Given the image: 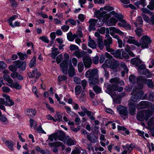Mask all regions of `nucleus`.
<instances>
[{
  "mask_svg": "<svg viewBox=\"0 0 154 154\" xmlns=\"http://www.w3.org/2000/svg\"><path fill=\"white\" fill-rule=\"evenodd\" d=\"M104 86L107 89L106 92L111 96L116 95L115 91L121 92L123 90L122 87H118L116 84H110L108 83H106L104 84Z\"/></svg>",
  "mask_w": 154,
  "mask_h": 154,
  "instance_id": "f257e3e1",
  "label": "nucleus"
},
{
  "mask_svg": "<svg viewBox=\"0 0 154 154\" xmlns=\"http://www.w3.org/2000/svg\"><path fill=\"white\" fill-rule=\"evenodd\" d=\"M135 90L134 88L131 94L132 95L130 99L128 101V106L129 114L131 115L134 116L135 115Z\"/></svg>",
  "mask_w": 154,
  "mask_h": 154,
  "instance_id": "f03ea898",
  "label": "nucleus"
},
{
  "mask_svg": "<svg viewBox=\"0 0 154 154\" xmlns=\"http://www.w3.org/2000/svg\"><path fill=\"white\" fill-rule=\"evenodd\" d=\"M64 57L65 60L60 64V66L63 73L64 74L67 75L68 68L67 61L69 59V55L68 54L65 53L64 54Z\"/></svg>",
  "mask_w": 154,
  "mask_h": 154,
  "instance_id": "7ed1b4c3",
  "label": "nucleus"
},
{
  "mask_svg": "<svg viewBox=\"0 0 154 154\" xmlns=\"http://www.w3.org/2000/svg\"><path fill=\"white\" fill-rule=\"evenodd\" d=\"M141 47L142 48H148L149 45L152 42V40L150 37L148 36L143 35L141 38Z\"/></svg>",
  "mask_w": 154,
  "mask_h": 154,
  "instance_id": "20e7f679",
  "label": "nucleus"
},
{
  "mask_svg": "<svg viewBox=\"0 0 154 154\" xmlns=\"http://www.w3.org/2000/svg\"><path fill=\"white\" fill-rule=\"evenodd\" d=\"M117 109L121 116L125 119V118L124 117L127 116L128 115L127 108L125 106L120 105L117 107Z\"/></svg>",
  "mask_w": 154,
  "mask_h": 154,
  "instance_id": "39448f33",
  "label": "nucleus"
},
{
  "mask_svg": "<svg viewBox=\"0 0 154 154\" xmlns=\"http://www.w3.org/2000/svg\"><path fill=\"white\" fill-rule=\"evenodd\" d=\"M85 75L88 79L98 77L97 70L95 69H89L86 72Z\"/></svg>",
  "mask_w": 154,
  "mask_h": 154,
  "instance_id": "423d86ee",
  "label": "nucleus"
},
{
  "mask_svg": "<svg viewBox=\"0 0 154 154\" xmlns=\"http://www.w3.org/2000/svg\"><path fill=\"white\" fill-rule=\"evenodd\" d=\"M137 85L135 88L137 90L142 89L143 88V85L145 83V80L143 76H140L137 79Z\"/></svg>",
  "mask_w": 154,
  "mask_h": 154,
  "instance_id": "0eeeda50",
  "label": "nucleus"
},
{
  "mask_svg": "<svg viewBox=\"0 0 154 154\" xmlns=\"http://www.w3.org/2000/svg\"><path fill=\"white\" fill-rule=\"evenodd\" d=\"M82 60L85 67L87 68H90L92 63V60L90 57L85 56L83 57Z\"/></svg>",
  "mask_w": 154,
  "mask_h": 154,
  "instance_id": "6e6552de",
  "label": "nucleus"
},
{
  "mask_svg": "<svg viewBox=\"0 0 154 154\" xmlns=\"http://www.w3.org/2000/svg\"><path fill=\"white\" fill-rule=\"evenodd\" d=\"M109 82L111 84H119L120 86L123 85L124 84V81L120 80L119 78L117 77L111 79L109 80Z\"/></svg>",
  "mask_w": 154,
  "mask_h": 154,
  "instance_id": "1a4fd4ad",
  "label": "nucleus"
},
{
  "mask_svg": "<svg viewBox=\"0 0 154 154\" xmlns=\"http://www.w3.org/2000/svg\"><path fill=\"white\" fill-rule=\"evenodd\" d=\"M3 97L5 98V105L8 106H11L14 105V101L10 99L9 96L6 94H3L2 95Z\"/></svg>",
  "mask_w": 154,
  "mask_h": 154,
  "instance_id": "9d476101",
  "label": "nucleus"
},
{
  "mask_svg": "<svg viewBox=\"0 0 154 154\" xmlns=\"http://www.w3.org/2000/svg\"><path fill=\"white\" fill-rule=\"evenodd\" d=\"M13 63L16 67L20 68L23 66L21 68L22 70H24L26 69V63L23 61H21L20 60H17L13 62Z\"/></svg>",
  "mask_w": 154,
  "mask_h": 154,
  "instance_id": "9b49d317",
  "label": "nucleus"
},
{
  "mask_svg": "<svg viewBox=\"0 0 154 154\" xmlns=\"http://www.w3.org/2000/svg\"><path fill=\"white\" fill-rule=\"evenodd\" d=\"M150 103L148 101H142L137 105V108L138 109H144L149 107Z\"/></svg>",
  "mask_w": 154,
  "mask_h": 154,
  "instance_id": "f8f14e48",
  "label": "nucleus"
},
{
  "mask_svg": "<svg viewBox=\"0 0 154 154\" xmlns=\"http://www.w3.org/2000/svg\"><path fill=\"white\" fill-rule=\"evenodd\" d=\"M87 139L91 143H95L97 141L98 137L92 133H90L86 137Z\"/></svg>",
  "mask_w": 154,
  "mask_h": 154,
  "instance_id": "ddd939ff",
  "label": "nucleus"
},
{
  "mask_svg": "<svg viewBox=\"0 0 154 154\" xmlns=\"http://www.w3.org/2000/svg\"><path fill=\"white\" fill-rule=\"evenodd\" d=\"M119 22L118 23V25L120 26H121L126 29H130V25L127 23L126 21L123 19H120L119 20Z\"/></svg>",
  "mask_w": 154,
  "mask_h": 154,
  "instance_id": "4468645a",
  "label": "nucleus"
},
{
  "mask_svg": "<svg viewBox=\"0 0 154 154\" xmlns=\"http://www.w3.org/2000/svg\"><path fill=\"white\" fill-rule=\"evenodd\" d=\"M57 139L60 141H63L66 136L65 134L61 131H59L56 133H55Z\"/></svg>",
  "mask_w": 154,
  "mask_h": 154,
  "instance_id": "2eb2a0df",
  "label": "nucleus"
},
{
  "mask_svg": "<svg viewBox=\"0 0 154 154\" xmlns=\"http://www.w3.org/2000/svg\"><path fill=\"white\" fill-rule=\"evenodd\" d=\"M142 89H138L135 88V99L136 100H139L142 97L143 94V91L141 90Z\"/></svg>",
  "mask_w": 154,
  "mask_h": 154,
  "instance_id": "dca6fc26",
  "label": "nucleus"
},
{
  "mask_svg": "<svg viewBox=\"0 0 154 154\" xmlns=\"http://www.w3.org/2000/svg\"><path fill=\"white\" fill-rule=\"evenodd\" d=\"M96 19H91L88 21L89 24V30L91 31L92 30H95V24L96 23Z\"/></svg>",
  "mask_w": 154,
  "mask_h": 154,
  "instance_id": "f3484780",
  "label": "nucleus"
},
{
  "mask_svg": "<svg viewBox=\"0 0 154 154\" xmlns=\"http://www.w3.org/2000/svg\"><path fill=\"white\" fill-rule=\"evenodd\" d=\"M112 39L111 37L107 38L104 40L103 42L104 46H106V49L109 50L110 48V45L112 43Z\"/></svg>",
  "mask_w": 154,
  "mask_h": 154,
  "instance_id": "a211bd4d",
  "label": "nucleus"
},
{
  "mask_svg": "<svg viewBox=\"0 0 154 154\" xmlns=\"http://www.w3.org/2000/svg\"><path fill=\"white\" fill-rule=\"evenodd\" d=\"M36 110L32 109H27L25 112L26 115L29 117L34 116L36 114Z\"/></svg>",
  "mask_w": 154,
  "mask_h": 154,
  "instance_id": "6ab92c4d",
  "label": "nucleus"
},
{
  "mask_svg": "<svg viewBox=\"0 0 154 154\" xmlns=\"http://www.w3.org/2000/svg\"><path fill=\"white\" fill-rule=\"evenodd\" d=\"M8 85L10 87L15 88L17 90L20 89L21 88H22L21 86L20 85L18 82H14L13 80L12 83H10Z\"/></svg>",
  "mask_w": 154,
  "mask_h": 154,
  "instance_id": "aec40b11",
  "label": "nucleus"
},
{
  "mask_svg": "<svg viewBox=\"0 0 154 154\" xmlns=\"http://www.w3.org/2000/svg\"><path fill=\"white\" fill-rule=\"evenodd\" d=\"M145 120H147L152 115L153 112L149 110H144L143 111Z\"/></svg>",
  "mask_w": 154,
  "mask_h": 154,
  "instance_id": "412c9836",
  "label": "nucleus"
},
{
  "mask_svg": "<svg viewBox=\"0 0 154 154\" xmlns=\"http://www.w3.org/2000/svg\"><path fill=\"white\" fill-rule=\"evenodd\" d=\"M97 41L98 46L99 49L100 50L103 49L104 45L103 42V37H100L99 38H97Z\"/></svg>",
  "mask_w": 154,
  "mask_h": 154,
  "instance_id": "4be33fe9",
  "label": "nucleus"
},
{
  "mask_svg": "<svg viewBox=\"0 0 154 154\" xmlns=\"http://www.w3.org/2000/svg\"><path fill=\"white\" fill-rule=\"evenodd\" d=\"M68 73L69 76L70 77H72L75 74L74 68L71 63L69 68L68 71H67Z\"/></svg>",
  "mask_w": 154,
  "mask_h": 154,
  "instance_id": "5701e85b",
  "label": "nucleus"
},
{
  "mask_svg": "<svg viewBox=\"0 0 154 154\" xmlns=\"http://www.w3.org/2000/svg\"><path fill=\"white\" fill-rule=\"evenodd\" d=\"M110 33L111 35H113V33H118L120 35H123L124 33L120 30L116 28L115 27H112L110 28Z\"/></svg>",
  "mask_w": 154,
  "mask_h": 154,
  "instance_id": "b1692460",
  "label": "nucleus"
},
{
  "mask_svg": "<svg viewBox=\"0 0 154 154\" xmlns=\"http://www.w3.org/2000/svg\"><path fill=\"white\" fill-rule=\"evenodd\" d=\"M89 82L90 85H94L98 83L99 81L98 77L89 79Z\"/></svg>",
  "mask_w": 154,
  "mask_h": 154,
  "instance_id": "393cba45",
  "label": "nucleus"
},
{
  "mask_svg": "<svg viewBox=\"0 0 154 154\" xmlns=\"http://www.w3.org/2000/svg\"><path fill=\"white\" fill-rule=\"evenodd\" d=\"M33 77H35V79H38L39 78L41 75L40 72H38V69L37 68L34 69L32 71Z\"/></svg>",
  "mask_w": 154,
  "mask_h": 154,
  "instance_id": "a878e982",
  "label": "nucleus"
},
{
  "mask_svg": "<svg viewBox=\"0 0 154 154\" xmlns=\"http://www.w3.org/2000/svg\"><path fill=\"white\" fill-rule=\"evenodd\" d=\"M59 53L57 48H52V52L51 53V57L53 59H55L56 56Z\"/></svg>",
  "mask_w": 154,
  "mask_h": 154,
  "instance_id": "bb28decb",
  "label": "nucleus"
},
{
  "mask_svg": "<svg viewBox=\"0 0 154 154\" xmlns=\"http://www.w3.org/2000/svg\"><path fill=\"white\" fill-rule=\"evenodd\" d=\"M113 37L117 39L119 47V48H122L123 45H125L123 44L122 41L119 38V37L118 35H113Z\"/></svg>",
  "mask_w": 154,
  "mask_h": 154,
  "instance_id": "cd10ccee",
  "label": "nucleus"
},
{
  "mask_svg": "<svg viewBox=\"0 0 154 154\" xmlns=\"http://www.w3.org/2000/svg\"><path fill=\"white\" fill-rule=\"evenodd\" d=\"M138 66V69H137L138 72V73L141 74H142V71L143 70H144L146 68V65L144 64H141L140 65H139Z\"/></svg>",
  "mask_w": 154,
  "mask_h": 154,
  "instance_id": "c85d7f7f",
  "label": "nucleus"
},
{
  "mask_svg": "<svg viewBox=\"0 0 154 154\" xmlns=\"http://www.w3.org/2000/svg\"><path fill=\"white\" fill-rule=\"evenodd\" d=\"M73 54L78 58H80L83 57L85 53L84 51H75L73 53Z\"/></svg>",
  "mask_w": 154,
  "mask_h": 154,
  "instance_id": "c756f323",
  "label": "nucleus"
},
{
  "mask_svg": "<svg viewBox=\"0 0 154 154\" xmlns=\"http://www.w3.org/2000/svg\"><path fill=\"white\" fill-rule=\"evenodd\" d=\"M88 45L90 48L95 49L97 47V44L95 43L94 41L92 39H90L88 42Z\"/></svg>",
  "mask_w": 154,
  "mask_h": 154,
  "instance_id": "7c9ffc66",
  "label": "nucleus"
},
{
  "mask_svg": "<svg viewBox=\"0 0 154 154\" xmlns=\"http://www.w3.org/2000/svg\"><path fill=\"white\" fill-rule=\"evenodd\" d=\"M5 144L6 146L11 150H12L13 146L14 144V143L12 141L8 140L5 142Z\"/></svg>",
  "mask_w": 154,
  "mask_h": 154,
  "instance_id": "2f4dec72",
  "label": "nucleus"
},
{
  "mask_svg": "<svg viewBox=\"0 0 154 154\" xmlns=\"http://www.w3.org/2000/svg\"><path fill=\"white\" fill-rule=\"evenodd\" d=\"M143 23V20L142 17L141 16H139L137 18V20L136 23H135V26L137 27L138 26V25H140V26H141L142 25Z\"/></svg>",
  "mask_w": 154,
  "mask_h": 154,
  "instance_id": "473e14b6",
  "label": "nucleus"
},
{
  "mask_svg": "<svg viewBox=\"0 0 154 154\" xmlns=\"http://www.w3.org/2000/svg\"><path fill=\"white\" fill-rule=\"evenodd\" d=\"M143 114V111L138 113L137 116V119L140 121L145 120V118Z\"/></svg>",
  "mask_w": 154,
  "mask_h": 154,
  "instance_id": "72a5a7b5",
  "label": "nucleus"
},
{
  "mask_svg": "<svg viewBox=\"0 0 154 154\" xmlns=\"http://www.w3.org/2000/svg\"><path fill=\"white\" fill-rule=\"evenodd\" d=\"M142 73L141 75H145L147 78H149L151 77L152 74L147 69H146L142 71Z\"/></svg>",
  "mask_w": 154,
  "mask_h": 154,
  "instance_id": "f704fd0d",
  "label": "nucleus"
},
{
  "mask_svg": "<svg viewBox=\"0 0 154 154\" xmlns=\"http://www.w3.org/2000/svg\"><path fill=\"white\" fill-rule=\"evenodd\" d=\"M114 57L116 58L122 59V57L121 56V51L120 49H118L116 51Z\"/></svg>",
  "mask_w": 154,
  "mask_h": 154,
  "instance_id": "c9c22d12",
  "label": "nucleus"
},
{
  "mask_svg": "<svg viewBox=\"0 0 154 154\" xmlns=\"http://www.w3.org/2000/svg\"><path fill=\"white\" fill-rule=\"evenodd\" d=\"M36 57L34 56L33 58L31 60L29 64V66L30 68H31L35 66V65L36 62Z\"/></svg>",
  "mask_w": 154,
  "mask_h": 154,
  "instance_id": "e433bc0d",
  "label": "nucleus"
},
{
  "mask_svg": "<svg viewBox=\"0 0 154 154\" xmlns=\"http://www.w3.org/2000/svg\"><path fill=\"white\" fill-rule=\"evenodd\" d=\"M117 22L116 20L113 18H111L108 22V24L109 26L115 25Z\"/></svg>",
  "mask_w": 154,
  "mask_h": 154,
  "instance_id": "4c0bfd02",
  "label": "nucleus"
},
{
  "mask_svg": "<svg viewBox=\"0 0 154 154\" xmlns=\"http://www.w3.org/2000/svg\"><path fill=\"white\" fill-rule=\"evenodd\" d=\"M17 54L18 55L20 59L21 60H24L25 58H26L28 57L26 53L23 54L20 52H19L17 53Z\"/></svg>",
  "mask_w": 154,
  "mask_h": 154,
  "instance_id": "58836bf2",
  "label": "nucleus"
},
{
  "mask_svg": "<svg viewBox=\"0 0 154 154\" xmlns=\"http://www.w3.org/2000/svg\"><path fill=\"white\" fill-rule=\"evenodd\" d=\"M145 83L146 84L149 88H153L152 85L153 82L151 79H148L145 80Z\"/></svg>",
  "mask_w": 154,
  "mask_h": 154,
  "instance_id": "ea45409f",
  "label": "nucleus"
},
{
  "mask_svg": "<svg viewBox=\"0 0 154 154\" xmlns=\"http://www.w3.org/2000/svg\"><path fill=\"white\" fill-rule=\"evenodd\" d=\"M4 80L7 81L9 84L12 82L13 80L10 78V76L7 74H5L3 76Z\"/></svg>",
  "mask_w": 154,
  "mask_h": 154,
  "instance_id": "a19ab883",
  "label": "nucleus"
},
{
  "mask_svg": "<svg viewBox=\"0 0 154 154\" xmlns=\"http://www.w3.org/2000/svg\"><path fill=\"white\" fill-rule=\"evenodd\" d=\"M62 143L60 141H57L55 142L50 143V146L52 147H59L62 145Z\"/></svg>",
  "mask_w": 154,
  "mask_h": 154,
  "instance_id": "79ce46f5",
  "label": "nucleus"
},
{
  "mask_svg": "<svg viewBox=\"0 0 154 154\" xmlns=\"http://www.w3.org/2000/svg\"><path fill=\"white\" fill-rule=\"evenodd\" d=\"M82 90L81 86L80 85L76 86L75 88V91L76 95H79Z\"/></svg>",
  "mask_w": 154,
  "mask_h": 154,
  "instance_id": "37998d69",
  "label": "nucleus"
},
{
  "mask_svg": "<svg viewBox=\"0 0 154 154\" xmlns=\"http://www.w3.org/2000/svg\"><path fill=\"white\" fill-rule=\"evenodd\" d=\"M96 23L98 27H100L103 25L104 21L102 18H99L98 20H96Z\"/></svg>",
  "mask_w": 154,
  "mask_h": 154,
  "instance_id": "c03bdc74",
  "label": "nucleus"
},
{
  "mask_svg": "<svg viewBox=\"0 0 154 154\" xmlns=\"http://www.w3.org/2000/svg\"><path fill=\"white\" fill-rule=\"evenodd\" d=\"M142 32L143 31L140 27L137 28L136 30H135L136 35L138 38L143 35L142 34Z\"/></svg>",
  "mask_w": 154,
  "mask_h": 154,
  "instance_id": "a18cd8bd",
  "label": "nucleus"
},
{
  "mask_svg": "<svg viewBox=\"0 0 154 154\" xmlns=\"http://www.w3.org/2000/svg\"><path fill=\"white\" fill-rule=\"evenodd\" d=\"M78 68L79 72H81L84 69V65L82 62H79L78 64Z\"/></svg>",
  "mask_w": 154,
  "mask_h": 154,
  "instance_id": "49530a36",
  "label": "nucleus"
},
{
  "mask_svg": "<svg viewBox=\"0 0 154 154\" xmlns=\"http://www.w3.org/2000/svg\"><path fill=\"white\" fill-rule=\"evenodd\" d=\"M55 120L56 121H57L59 122H61L62 121V115L60 113H57L55 116Z\"/></svg>",
  "mask_w": 154,
  "mask_h": 154,
  "instance_id": "de8ad7c7",
  "label": "nucleus"
},
{
  "mask_svg": "<svg viewBox=\"0 0 154 154\" xmlns=\"http://www.w3.org/2000/svg\"><path fill=\"white\" fill-rule=\"evenodd\" d=\"M149 127L151 128H154V118H151L148 123Z\"/></svg>",
  "mask_w": 154,
  "mask_h": 154,
  "instance_id": "09e8293b",
  "label": "nucleus"
},
{
  "mask_svg": "<svg viewBox=\"0 0 154 154\" xmlns=\"http://www.w3.org/2000/svg\"><path fill=\"white\" fill-rule=\"evenodd\" d=\"M30 127L32 128L33 127L35 128L37 125V124L36 122L35 121L34 119H30L29 120Z\"/></svg>",
  "mask_w": 154,
  "mask_h": 154,
  "instance_id": "8fccbe9b",
  "label": "nucleus"
},
{
  "mask_svg": "<svg viewBox=\"0 0 154 154\" xmlns=\"http://www.w3.org/2000/svg\"><path fill=\"white\" fill-rule=\"evenodd\" d=\"M105 12L103 11L101 12L99 11H97L95 13V15L98 18H102Z\"/></svg>",
  "mask_w": 154,
  "mask_h": 154,
  "instance_id": "3c124183",
  "label": "nucleus"
},
{
  "mask_svg": "<svg viewBox=\"0 0 154 154\" xmlns=\"http://www.w3.org/2000/svg\"><path fill=\"white\" fill-rule=\"evenodd\" d=\"M142 15L144 20L146 22L150 23L151 19L147 15L143 13H142Z\"/></svg>",
  "mask_w": 154,
  "mask_h": 154,
  "instance_id": "603ef678",
  "label": "nucleus"
},
{
  "mask_svg": "<svg viewBox=\"0 0 154 154\" xmlns=\"http://www.w3.org/2000/svg\"><path fill=\"white\" fill-rule=\"evenodd\" d=\"M67 77L63 75H59L58 77L57 81L60 83L61 81L66 80L67 79Z\"/></svg>",
  "mask_w": 154,
  "mask_h": 154,
  "instance_id": "864d4df0",
  "label": "nucleus"
},
{
  "mask_svg": "<svg viewBox=\"0 0 154 154\" xmlns=\"http://www.w3.org/2000/svg\"><path fill=\"white\" fill-rule=\"evenodd\" d=\"M48 139L51 142L53 141L54 139L55 140H57V139L56 137L55 133H54L50 135L48 137Z\"/></svg>",
  "mask_w": 154,
  "mask_h": 154,
  "instance_id": "5fc2aeb1",
  "label": "nucleus"
},
{
  "mask_svg": "<svg viewBox=\"0 0 154 154\" xmlns=\"http://www.w3.org/2000/svg\"><path fill=\"white\" fill-rule=\"evenodd\" d=\"M119 66V62L117 61H115L112 62L110 67L112 69L117 68Z\"/></svg>",
  "mask_w": 154,
  "mask_h": 154,
  "instance_id": "6e6d98bb",
  "label": "nucleus"
},
{
  "mask_svg": "<svg viewBox=\"0 0 154 154\" xmlns=\"http://www.w3.org/2000/svg\"><path fill=\"white\" fill-rule=\"evenodd\" d=\"M141 11L143 12L142 13L144 14H147L151 15L153 13L146 8H143L141 9Z\"/></svg>",
  "mask_w": 154,
  "mask_h": 154,
  "instance_id": "4d7b16f0",
  "label": "nucleus"
},
{
  "mask_svg": "<svg viewBox=\"0 0 154 154\" xmlns=\"http://www.w3.org/2000/svg\"><path fill=\"white\" fill-rule=\"evenodd\" d=\"M93 89L94 91L96 93H99L101 92V88L98 86H94L93 87Z\"/></svg>",
  "mask_w": 154,
  "mask_h": 154,
  "instance_id": "13d9d810",
  "label": "nucleus"
},
{
  "mask_svg": "<svg viewBox=\"0 0 154 154\" xmlns=\"http://www.w3.org/2000/svg\"><path fill=\"white\" fill-rule=\"evenodd\" d=\"M127 42L130 44L135 45V39L134 37L132 36H129L127 41Z\"/></svg>",
  "mask_w": 154,
  "mask_h": 154,
  "instance_id": "bf43d9fd",
  "label": "nucleus"
},
{
  "mask_svg": "<svg viewBox=\"0 0 154 154\" xmlns=\"http://www.w3.org/2000/svg\"><path fill=\"white\" fill-rule=\"evenodd\" d=\"M66 144L69 146L74 145L75 144L74 140L70 138H68L66 140Z\"/></svg>",
  "mask_w": 154,
  "mask_h": 154,
  "instance_id": "052dcab7",
  "label": "nucleus"
},
{
  "mask_svg": "<svg viewBox=\"0 0 154 154\" xmlns=\"http://www.w3.org/2000/svg\"><path fill=\"white\" fill-rule=\"evenodd\" d=\"M67 38L70 41H72L74 40V38L71 32H69L67 34Z\"/></svg>",
  "mask_w": 154,
  "mask_h": 154,
  "instance_id": "680f3d73",
  "label": "nucleus"
},
{
  "mask_svg": "<svg viewBox=\"0 0 154 154\" xmlns=\"http://www.w3.org/2000/svg\"><path fill=\"white\" fill-rule=\"evenodd\" d=\"M63 59V56L62 54L58 55L56 58V60L57 63H60Z\"/></svg>",
  "mask_w": 154,
  "mask_h": 154,
  "instance_id": "e2e57ef3",
  "label": "nucleus"
},
{
  "mask_svg": "<svg viewBox=\"0 0 154 154\" xmlns=\"http://www.w3.org/2000/svg\"><path fill=\"white\" fill-rule=\"evenodd\" d=\"M106 30V28L105 27H103L98 28L97 29V31L101 34H103L105 33Z\"/></svg>",
  "mask_w": 154,
  "mask_h": 154,
  "instance_id": "0e129e2a",
  "label": "nucleus"
},
{
  "mask_svg": "<svg viewBox=\"0 0 154 154\" xmlns=\"http://www.w3.org/2000/svg\"><path fill=\"white\" fill-rule=\"evenodd\" d=\"M147 7L150 10H153L154 9V2H150L149 5H147Z\"/></svg>",
  "mask_w": 154,
  "mask_h": 154,
  "instance_id": "69168bd1",
  "label": "nucleus"
},
{
  "mask_svg": "<svg viewBox=\"0 0 154 154\" xmlns=\"http://www.w3.org/2000/svg\"><path fill=\"white\" fill-rule=\"evenodd\" d=\"M9 69L11 71L14 72L17 71V68L15 65H11L9 66Z\"/></svg>",
  "mask_w": 154,
  "mask_h": 154,
  "instance_id": "338daca9",
  "label": "nucleus"
},
{
  "mask_svg": "<svg viewBox=\"0 0 154 154\" xmlns=\"http://www.w3.org/2000/svg\"><path fill=\"white\" fill-rule=\"evenodd\" d=\"M148 100L150 101H154V93H150L148 96Z\"/></svg>",
  "mask_w": 154,
  "mask_h": 154,
  "instance_id": "774afa93",
  "label": "nucleus"
}]
</instances>
